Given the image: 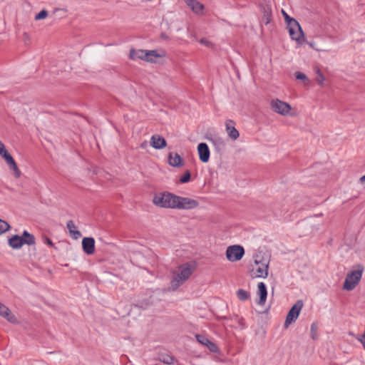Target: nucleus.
Listing matches in <instances>:
<instances>
[{"label": "nucleus", "instance_id": "obj_1", "mask_svg": "<svg viewBox=\"0 0 365 365\" xmlns=\"http://www.w3.org/2000/svg\"><path fill=\"white\" fill-rule=\"evenodd\" d=\"M282 14L287 24L289 34L292 39L300 44L302 43L304 41V34L299 22L295 19L290 17L284 10H282Z\"/></svg>", "mask_w": 365, "mask_h": 365}, {"label": "nucleus", "instance_id": "obj_2", "mask_svg": "<svg viewBox=\"0 0 365 365\" xmlns=\"http://www.w3.org/2000/svg\"><path fill=\"white\" fill-rule=\"evenodd\" d=\"M165 56V52L158 53L155 50H135L130 49V58L133 60L141 59L148 62L153 63L156 58H162Z\"/></svg>", "mask_w": 365, "mask_h": 365}, {"label": "nucleus", "instance_id": "obj_3", "mask_svg": "<svg viewBox=\"0 0 365 365\" xmlns=\"http://www.w3.org/2000/svg\"><path fill=\"white\" fill-rule=\"evenodd\" d=\"M175 195L169 192L156 193L153 198V203L161 208L174 209Z\"/></svg>", "mask_w": 365, "mask_h": 365}, {"label": "nucleus", "instance_id": "obj_4", "mask_svg": "<svg viewBox=\"0 0 365 365\" xmlns=\"http://www.w3.org/2000/svg\"><path fill=\"white\" fill-rule=\"evenodd\" d=\"M269 263V259L257 255L255 257V267L252 269V277L266 278L268 275Z\"/></svg>", "mask_w": 365, "mask_h": 365}, {"label": "nucleus", "instance_id": "obj_5", "mask_svg": "<svg viewBox=\"0 0 365 365\" xmlns=\"http://www.w3.org/2000/svg\"><path fill=\"white\" fill-rule=\"evenodd\" d=\"M363 271L364 267L359 265L356 270L348 273L344 282L343 289L348 291L353 290L360 282Z\"/></svg>", "mask_w": 365, "mask_h": 365}, {"label": "nucleus", "instance_id": "obj_6", "mask_svg": "<svg viewBox=\"0 0 365 365\" xmlns=\"http://www.w3.org/2000/svg\"><path fill=\"white\" fill-rule=\"evenodd\" d=\"M199 206V202L195 199L175 195L174 209L192 210Z\"/></svg>", "mask_w": 365, "mask_h": 365}, {"label": "nucleus", "instance_id": "obj_7", "mask_svg": "<svg viewBox=\"0 0 365 365\" xmlns=\"http://www.w3.org/2000/svg\"><path fill=\"white\" fill-rule=\"evenodd\" d=\"M270 107L274 112L284 116L289 115L292 110V106L289 103L278 98L271 101Z\"/></svg>", "mask_w": 365, "mask_h": 365}, {"label": "nucleus", "instance_id": "obj_8", "mask_svg": "<svg viewBox=\"0 0 365 365\" xmlns=\"http://www.w3.org/2000/svg\"><path fill=\"white\" fill-rule=\"evenodd\" d=\"M304 303L302 300H298L297 302L292 307L290 310L289 311L285 322H284V327L287 328L289 324L292 322H295L303 307Z\"/></svg>", "mask_w": 365, "mask_h": 365}, {"label": "nucleus", "instance_id": "obj_9", "mask_svg": "<svg viewBox=\"0 0 365 365\" xmlns=\"http://www.w3.org/2000/svg\"><path fill=\"white\" fill-rule=\"evenodd\" d=\"M245 255V250L240 245H231L226 250V257L230 262L240 260Z\"/></svg>", "mask_w": 365, "mask_h": 365}, {"label": "nucleus", "instance_id": "obj_10", "mask_svg": "<svg viewBox=\"0 0 365 365\" xmlns=\"http://www.w3.org/2000/svg\"><path fill=\"white\" fill-rule=\"evenodd\" d=\"M235 123L232 120H227L225 121L226 132L228 137L232 140H236L240 136L239 131L235 128Z\"/></svg>", "mask_w": 365, "mask_h": 365}, {"label": "nucleus", "instance_id": "obj_11", "mask_svg": "<svg viewBox=\"0 0 365 365\" xmlns=\"http://www.w3.org/2000/svg\"><path fill=\"white\" fill-rule=\"evenodd\" d=\"M82 248L83 252L91 255L95 252V240L93 237H84L82 240Z\"/></svg>", "mask_w": 365, "mask_h": 365}, {"label": "nucleus", "instance_id": "obj_12", "mask_svg": "<svg viewBox=\"0 0 365 365\" xmlns=\"http://www.w3.org/2000/svg\"><path fill=\"white\" fill-rule=\"evenodd\" d=\"M199 158L202 163H207L210 159V152L205 143H200L197 145Z\"/></svg>", "mask_w": 365, "mask_h": 365}, {"label": "nucleus", "instance_id": "obj_13", "mask_svg": "<svg viewBox=\"0 0 365 365\" xmlns=\"http://www.w3.org/2000/svg\"><path fill=\"white\" fill-rule=\"evenodd\" d=\"M195 337H196L197 341L200 344L207 347V349L210 351L214 352V353L218 352V347L217 346V345L215 343L210 341L205 336H204L202 334H197L195 336Z\"/></svg>", "mask_w": 365, "mask_h": 365}, {"label": "nucleus", "instance_id": "obj_14", "mask_svg": "<svg viewBox=\"0 0 365 365\" xmlns=\"http://www.w3.org/2000/svg\"><path fill=\"white\" fill-rule=\"evenodd\" d=\"M0 316L5 318L11 324L18 323L16 317L11 313V310L1 302H0Z\"/></svg>", "mask_w": 365, "mask_h": 365}, {"label": "nucleus", "instance_id": "obj_15", "mask_svg": "<svg viewBox=\"0 0 365 365\" xmlns=\"http://www.w3.org/2000/svg\"><path fill=\"white\" fill-rule=\"evenodd\" d=\"M150 143L156 150L163 149L167 145L165 139L159 135H153L150 138Z\"/></svg>", "mask_w": 365, "mask_h": 365}, {"label": "nucleus", "instance_id": "obj_16", "mask_svg": "<svg viewBox=\"0 0 365 365\" xmlns=\"http://www.w3.org/2000/svg\"><path fill=\"white\" fill-rule=\"evenodd\" d=\"M168 163L172 167L180 168L183 165L184 160L177 153H170L168 155Z\"/></svg>", "mask_w": 365, "mask_h": 365}, {"label": "nucleus", "instance_id": "obj_17", "mask_svg": "<svg viewBox=\"0 0 365 365\" xmlns=\"http://www.w3.org/2000/svg\"><path fill=\"white\" fill-rule=\"evenodd\" d=\"M257 294L259 297L257 302L259 305H264L267 300V290L266 285L264 282H259L257 284Z\"/></svg>", "mask_w": 365, "mask_h": 365}, {"label": "nucleus", "instance_id": "obj_18", "mask_svg": "<svg viewBox=\"0 0 365 365\" xmlns=\"http://www.w3.org/2000/svg\"><path fill=\"white\" fill-rule=\"evenodd\" d=\"M66 227L68 230L70 236L77 240L81 236V233L76 229V227L73 220H68L66 224Z\"/></svg>", "mask_w": 365, "mask_h": 365}, {"label": "nucleus", "instance_id": "obj_19", "mask_svg": "<svg viewBox=\"0 0 365 365\" xmlns=\"http://www.w3.org/2000/svg\"><path fill=\"white\" fill-rule=\"evenodd\" d=\"M9 245L13 249L16 250L21 248L24 245V242L21 236L15 235L9 239Z\"/></svg>", "mask_w": 365, "mask_h": 365}, {"label": "nucleus", "instance_id": "obj_20", "mask_svg": "<svg viewBox=\"0 0 365 365\" xmlns=\"http://www.w3.org/2000/svg\"><path fill=\"white\" fill-rule=\"evenodd\" d=\"M261 10L263 13L262 21L267 25L271 21L272 9L269 4H263L261 6Z\"/></svg>", "mask_w": 365, "mask_h": 365}, {"label": "nucleus", "instance_id": "obj_21", "mask_svg": "<svg viewBox=\"0 0 365 365\" xmlns=\"http://www.w3.org/2000/svg\"><path fill=\"white\" fill-rule=\"evenodd\" d=\"M186 4L196 14L202 13L203 5L196 0H185Z\"/></svg>", "mask_w": 365, "mask_h": 365}, {"label": "nucleus", "instance_id": "obj_22", "mask_svg": "<svg viewBox=\"0 0 365 365\" xmlns=\"http://www.w3.org/2000/svg\"><path fill=\"white\" fill-rule=\"evenodd\" d=\"M186 280L182 279V277L179 275L178 273L174 274L173 278L171 280L170 282V289L175 291L180 286H181Z\"/></svg>", "mask_w": 365, "mask_h": 365}, {"label": "nucleus", "instance_id": "obj_23", "mask_svg": "<svg viewBox=\"0 0 365 365\" xmlns=\"http://www.w3.org/2000/svg\"><path fill=\"white\" fill-rule=\"evenodd\" d=\"M182 279L187 280L192 274V269L189 264H184L180 267V272L178 273Z\"/></svg>", "mask_w": 365, "mask_h": 365}, {"label": "nucleus", "instance_id": "obj_24", "mask_svg": "<svg viewBox=\"0 0 365 365\" xmlns=\"http://www.w3.org/2000/svg\"><path fill=\"white\" fill-rule=\"evenodd\" d=\"M21 237H22V240L24 244L28 245H33L35 244V237L29 233L26 230L24 231L23 235Z\"/></svg>", "mask_w": 365, "mask_h": 365}, {"label": "nucleus", "instance_id": "obj_25", "mask_svg": "<svg viewBox=\"0 0 365 365\" xmlns=\"http://www.w3.org/2000/svg\"><path fill=\"white\" fill-rule=\"evenodd\" d=\"M236 294L240 301H246L250 297V292L242 289H238L236 292Z\"/></svg>", "mask_w": 365, "mask_h": 365}, {"label": "nucleus", "instance_id": "obj_26", "mask_svg": "<svg viewBox=\"0 0 365 365\" xmlns=\"http://www.w3.org/2000/svg\"><path fill=\"white\" fill-rule=\"evenodd\" d=\"M315 73L317 74L316 81L319 86H323L324 82L326 80L325 76L322 74L320 69L318 67L315 68Z\"/></svg>", "mask_w": 365, "mask_h": 365}, {"label": "nucleus", "instance_id": "obj_27", "mask_svg": "<svg viewBox=\"0 0 365 365\" xmlns=\"http://www.w3.org/2000/svg\"><path fill=\"white\" fill-rule=\"evenodd\" d=\"M8 166L10 170H11L14 173V175L16 178H19L21 177V173L15 161L8 165Z\"/></svg>", "mask_w": 365, "mask_h": 365}, {"label": "nucleus", "instance_id": "obj_28", "mask_svg": "<svg viewBox=\"0 0 365 365\" xmlns=\"http://www.w3.org/2000/svg\"><path fill=\"white\" fill-rule=\"evenodd\" d=\"M0 155L5 160L7 165H9L15 161L13 157L9 153L7 150L3 151L1 153H0Z\"/></svg>", "mask_w": 365, "mask_h": 365}, {"label": "nucleus", "instance_id": "obj_29", "mask_svg": "<svg viewBox=\"0 0 365 365\" xmlns=\"http://www.w3.org/2000/svg\"><path fill=\"white\" fill-rule=\"evenodd\" d=\"M0 155L5 160L7 165H9L15 161L13 157L9 153L7 150L3 151L1 153H0Z\"/></svg>", "mask_w": 365, "mask_h": 365}, {"label": "nucleus", "instance_id": "obj_30", "mask_svg": "<svg viewBox=\"0 0 365 365\" xmlns=\"http://www.w3.org/2000/svg\"><path fill=\"white\" fill-rule=\"evenodd\" d=\"M9 229V224L5 220L0 219V235L8 231Z\"/></svg>", "mask_w": 365, "mask_h": 365}, {"label": "nucleus", "instance_id": "obj_31", "mask_svg": "<svg viewBox=\"0 0 365 365\" xmlns=\"http://www.w3.org/2000/svg\"><path fill=\"white\" fill-rule=\"evenodd\" d=\"M190 172L189 170H186L180 177V182L181 183H186L190 180Z\"/></svg>", "mask_w": 365, "mask_h": 365}, {"label": "nucleus", "instance_id": "obj_32", "mask_svg": "<svg viewBox=\"0 0 365 365\" xmlns=\"http://www.w3.org/2000/svg\"><path fill=\"white\" fill-rule=\"evenodd\" d=\"M160 361L166 364H172L174 363V359L169 355H163L160 358Z\"/></svg>", "mask_w": 365, "mask_h": 365}, {"label": "nucleus", "instance_id": "obj_33", "mask_svg": "<svg viewBox=\"0 0 365 365\" xmlns=\"http://www.w3.org/2000/svg\"><path fill=\"white\" fill-rule=\"evenodd\" d=\"M295 77L297 80L304 81L305 83H309L308 78L307 77V76L304 73H303L302 72H299V71L296 72Z\"/></svg>", "mask_w": 365, "mask_h": 365}, {"label": "nucleus", "instance_id": "obj_34", "mask_svg": "<svg viewBox=\"0 0 365 365\" xmlns=\"http://www.w3.org/2000/svg\"><path fill=\"white\" fill-rule=\"evenodd\" d=\"M48 16V11L46 10H42L37 15H36L35 16V20L38 21V20H41V19H44L47 17Z\"/></svg>", "mask_w": 365, "mask_h": 365}, {"label": "nucleus", "instance_id": "obj_35", "mask_svg": "<svg viewBox=\"0 0 365 365\" xmlns=\"http://www.w3.org/2000/svg\"><path fill=\"white\" fill-rule=\"evenodd\" d=\"M200 43L205 45L206 46H211L212 43L209 41L205 38H202L200 40Z\"/></svg>", "mask_w": 365, "mask_h": 365}, {"label": "nucleus", "instance_id": "obj_36", "mask_svg": "<svg viewBox=\"0 0 365 365\" xmlns=\"http://www.w3.org/2000/svg\"><path fill=\"white\" fill-rule=\"evenodd\" d=\"M358 340L363 344V346L365 349V331L364 334L360 338H358Z\"/></svg>", "mask_w": 365, "mask_h": 365}, {"label": "nucleus", "instance_id": "obj_37", "mask_svg": "<svg viewBox=\"0 0 365 365\" xmlns=\"http://www.w3.org/2000/svg\"><path fill=\"white\" fill-rule=\"evenodd\" d=\"M44 242L45 243H46L47 245L51 246V247H53V243L52 242V241L48 238V237H46L45 240H44Z\"/></svg>", "mask_w": 365, "mask_h": 365}, {"label": "nucleus", "instance_id": "obj_38", "mask_svg": "<svg viewBox=\"0 0 365 365\" xmlns=\"http://www.w3.org/2000/svg\"><path fill=\"white\" fill-rule=\"evenodd\" d=\"M148 143L146 140H144L140 145V148L143 149H145L148 147Z\"/></svg>", "mask_w": 365, "mask_h": 365}, {"label": "nucleus", "instance_id": "obj_39", "mask_svg": "<svg viewBox=\"0 0 365 365\" xmlns=\"http://www.w3.org/2000/svg\"><path fill=\"white\" fill-rule=\"evenodd\" d=\"M29 40H30V38H29V35L26 33H24V41L25 43H27V41H29Z\"/></svg>", "mask_w": 365, "mask_h": 365}, {"label": "nucleus", "instance_id": "obj_40", "mask_svg": "<svg viewBox=\"0 0 365 365\" xmlns=\"http://www.w3.org/2000/svg\"><path fill=\"white\" fill-rule=\"evenodd\" d=\"M6 148L4 145L2 143V142L0 140V153H1L3 151L6 150Z\"/></svg>", "mask_w": 365, "mask_h": 365}, {"label": "nucleus", "instance_id": "obj_41", "mask_svg": "<svg viewBox=\"0 0 365 365\" xmlns=\"http://www.w3.org/2000/svg\"><path fill=\"white\" fill-rule=\"evenodd\" d=\"M359 181L361 184H365V175L360 178Z\"/></svg>", "mask_w": 365, "mask_h": 365}, {"label": "nucleus", "instance_id": "obj_42", "mask_svg": "<svg viewBox=\"0 0 365 365\" xmlns=\"http://www.w3.org/2000/svg\"><path fill=\"white\" fill-rule=\"evenodd\" d=\"M314 324H312V331H313V330H314Z\"/></svg>", "mask_w": 365, "mask_h": 365}]
</instances>
